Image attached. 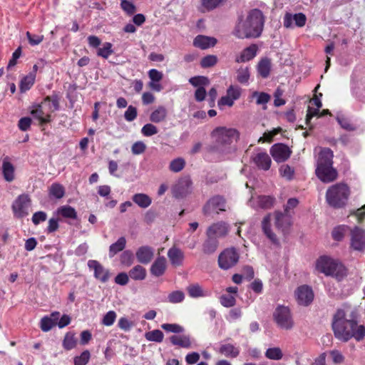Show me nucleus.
<instances>
[{
    "label": "nucleus",
    "mask_w": 365,
    "mask_h": 365,
    "mask_svg": "<svg viewBox=\"0 0 365 365\" xmlns=\"http://www.w3.org/2000/svg\"><path fill=\"white\" fill-rule=\"evenodd\" d=\"M58 214L64 218L76 220L77 218V212L76 210L69 205H63L58 209Z\"/></svg>",
    "instance_id": "obj_40"
},
{
    "label": "nucleus",
    "mask_w": 365,
    "mask_h": 365,
    "mask_svg": "<svg viewBox=\"0 0 365 365\" xmlns=\"http://www.w3.org/2000/svg\"><path fill=\"white\" fill-rule=\"evenodd\" d=\"M216 139V143L219 146L227 147L239 138V133L234 128L217 127L212 133Z\"/></svg>",
    "instance_id": "obj_5"
},
{
    "label": "nucleus",
    "mask_w": 365,
    "mask_h": 365,
    "mask_svg": "<svg viewBox=\"0 0 365 365\" xmlns=\"http://www.w3.org/2000/svg\"><path fill=\"white\" fill-rule=\"evenodd\" d=\"M273 319L277 325L282 329L289 330L294 326V321L287 307L279 305L278 306L274 313Z\"/></svg>",
    "instance_id": "obj_6"
},
{
    "label": "nucleus",
    "mask_w": 365,
    "mask_h": 365,
    "mask_svg": "<svg viewBox=\"0 0 365 365\" xmlns=\"http://www.w3.org/2000/svg\"><path fill=\"white\" fill-rule=\"evenodd\" d=\"M252 160L259 170L267 171L271 167L272 160L266 152L256 153L252 157Z\"/></svg>",
    "instance_id": "obj_17"
},
{
    "label": "nucleus",
    "mask_w": 365,
    "mask_h": 365,
    "mask_svg": "<svg viewBox=\"0 0 365 365\" xmlns=\"http://www.w3.org/2000/svg\"><path fill=\"white\" fill-rule=\"evenodd\" d=\"M250 78L248 68H240L237 72V80L240 83H246Z\"/></svg>",
    "instance_id": "obj_55"
},
{
    "label": "nucleus",
    "mask_w": 365,
    "mask_h": 365,
    "mask_svg": "<svg viewBox=\"0 0 365 365\" xmlns=\"http://www.w3.org/2000/svg\"><path fill=\"white\" fill-rule=\"evenodd\" d=\"M257 49L258 48L256 44L250 45L242 51L240 56L236 58L235 61L237 63H242L253 59L257 55Z\"/></svg>",
    "instance_id": "obj_25"
},
{
    "label": "nucleus",
    "mask_w": 365,
    "mask_h": 365,
    "mask_svg": "<svg viewBox=\"0 0 365 365\" xmlns=\"http://www.w3.org/2000/svg\"><path fill=\"white\" fill-rule=\"evenodd\" d=\"M168 115L166 108L164 106H158L150 115V120L158 123L165 120Z\"/></svg>",
    "instance_id": "obj_30"
},
{
    "label": "nucleus",
    "mask_w": 365,
    "mask_h": 365,
    "mask_svg": "<svg viewBox=\"0 0 365 365\" xmlns=\"http://www.w3.org/2000/svg\"><path fill=\"white\" fill-rule=\"evenodd\" d=\"M221 304L225 307H232L235 305V297L232 295L223 294L220 298Z\"/></svg>",
    "instance_id": "obj_61"
},
{
    "label": "nucleus",
    "mask_w": 365,
    "mask_h": 365,
    "mask_svg": "<svg viewBox=\"0 0 365 365\" xmlns=\"http://www.w3.org/2000/svg\"><path fill=\"white\" fill-rule=\"evenodd\" d=\"M274 215L275 227L284 234L291 225V215L285 212L275 211Z\"/></svg>",
    "instance_id": "obj_16"
},
{
    "label": "nucleus",
    "mask_w": 365,
    "mask_h": 365,
    "mask_svg": "<svg viewBox=\"0 0 365 365\" xmlns=\"http://www.w3.org/2000/svg\"><path fill=\"white\" fill-rule=\"evenodd\" d=\"M167 268L166 259L163 256L156 258L150 267V271L152 275L159 277L163 276Z\"/></svg>",
    "instance_id": "obj_24"
},
{
    "label": "nucleus",
    "mask_w": 365,
    "mask_h": 365,
    "mask_svg": "<svg viewBox=\"0 0 365 365\" xmlns=\"http://www.w3.org/2000/svg\"><path fill=\"white\" fill-rule=\"evenodd\" d=\"M137 115V108L133 106H129L124 113V118L128 122L134 120Z\"/></svg>",
    "instance_id": "obj_62"
},
{
    "label": "nucleus",
    "mask_w": 365,
    "mask_h": 365,
    "mask_svg": "<svg viewBox=\"0 0 365 365\" xmlns=\"http://www.w3.org/2000/svg\"><path fill=\"white\" fill-rule=\"evenodd\" d=\"M295 295L299 304L308 306L314 299V293L310 287L302 285L297 288Z\"/></svg>",
    "instance_id": "obj_15"
},
{
    "label": "nucleus",
    "mask_w": 365,
    "mask_h": 365,
    "mask_svg": "<svg viewBox=\"0 0 365 365\" xmlns=\"http://www.w3.org/2000/svg\"><path fill=\"white\" fill-rule=\"evenodd\" d=\"M116 318V314L114 311L108 312L102 319V324L106 326H111L113 324Z\"/></svg>",
    "instance_id": "obj_63"
},
{
    "label": "nucleus",
    "mask_w": 365,
    "mask_h": 365,
    "mask_svg": "<svg viewBox=\"0 0 365 365\" xmlns=\"http://www.w3.org/2000/svg\"><path fill=\"white\" fill-rule=\"evenodd\" d=\"M271 214L269 213L264 217L262 221V230L264 235L273 243L278 245L279 244L277 235L272 230Z\"/></svg>",
    "instance_id": "obj_18"
},
{
    "label": "nucleus",
    "mask_w": 365,
    "mask_h": 365,
    "mask_svg": "<svg viewBox=\"0 0 365 365\" xmlns=\"http://www.w3.org/2000/svg\"><path fill=\"white\" fill-rule=\"evenodd\" d=\"M30 205L31 199L28 195L22 194L19 195L11 206L14 217L21 219L27 216Z\"/></svg>",
    "instance_id": "obj_10"
},
{
    "label": "nucleus",
    "mask_w": 365,
    "mask_h": 365,
    "mask_svg": "<svg viewBox=\"0 0 365 365\" xmlns=\"http://www.w3.org/2000/svg\"><path fill=\"white\" fill-rule=\"evenodd\" d=\"M307 20L306 16L302 13L295 14L292 15L287 13L284 18V23H305Z\"/></svg>",
    "instance_id": "obj_42"
},
{
    "label": "nucleus",
    "mask_w": 365,
    "mask_h": 365,
    "mask_svg": "<svg viewBox=\"0 0 365 365\" xmlns=\"http://www.w3.org/2000/svg\"><path fill=\"white\" fill-rule=\"evenodd\" d=\"M292 150L285 144L276 143L270 148V154L277 163H283L288 160L292 154Z\"/></svg>",
    "instance_id": "obj_13"
},
{
    "label": "nucleus",
    "mask_w": 365,
    "mask_h": 365,
    "mask_svg": "<svg viewBox=\"0 0 365 365\" xmlns=\"http://www.w3.org/2000/svg\"><path fill=\"white\" fill-rule=\"evenodd\" d=\"M91 358V353L88 350L83 351L81 355L73 359L74 365H86Z\"/></svg>",
    "instance_id": "obj_48"
},
{
    "label": "nucleus",
    "mask_w": 365,
    "mask_h": 365,
    "mask_svg": "<svg viewBox=\"0 0 365 365\" xmlns=\"http://www.w3.org/2000/svg\"><path fill=\"white\" fill-rule=\"evenodd\" d=\"M333 151L329 148H324L319 153L316 175L323 182L328 183L334 181L338 173L333 168Z\"/></svg>",
    "instance_id": "obj_2"
},
{
    "label": "nucleus",
    "mask_w": 365,
    "mask_h": 365,
    "mask_svg": "<svg viewBox=\"0 0 365 365\" xmlns=\"http://www.w3.org/2000/svg\"><path fill=\"white\" fill-rule=\"evenodd\" d=\"M279 172L280 175L287 180H292L294 178V168L287 164L282 165L279 167Z\"/></svg>",
    "instance_id": "obj_44"
},
{
    "label": "nucleus",
    "mask_w": 365,
    "mask_h": 365,
    "mask_svg": "<svg viewBox=\"0 0 365 365\" xmlns=\"http://www.w3.org/2000/svg\"><path fill=\"white\" fill-rule=\"evenodd\" d=\"M126 246V239L125 237H120L118 240L111 244L109 247V257H113L118 252L123 251Z\"/></svg>",
    "instance_id": "obj_32"
},
{
    "label": "nucleus",
    "mask_w": 365,
    "mask_h": 365,
    "mask_svg": "<svg viewBox=\"0 0 365 365\" xmlns=\"http://www.w3.org/2000/svg\"><path fill=\"white\" fill-rule=\"evenodd\" d=\"M253 97H257L256 103L257 105H264L270 101V96L264 92L255 91L252 93Z\"/></svg>",
    "instance_id": "obj_56"
},
{
    "label": "nucleus",
    "mask_w": 365,
    "mask_h": 365,
    "mask_svg": "<svg viewBox=\"0 0 365 365\" xmlns=\"http://www.w3.org/2000/svg\"><path fill=\"white\" fill-rule=\"evenodd\" d=\"M133 201L141 208H147L152 203V199L144 193H137L132 197Z\"/></svg>",
    "instance_id": "obj_31"
},
{
    "label": "nucleus",
    "mask_w": 365,
    "mask_h": 365,
    "mask_svg": "<svg viewBox=\"0 0 365 365\" xmlns=\"http://www.w3.org/2000/svg\"><path fill=\"white\" fill-rule=\"evenodd\" d=\"M316 269L326 276L335 277L339 279L346 274L345 267L339 260L326 255L321 256L317 259Z\"/></svg>",
    "instance_id": "obj_3"
},
{
    "label": "nucleus",
    "mask_w": 365,
    "mask_h": 365,
    "mask_svg": "<svg viewBox=\"0 0 365 365\" xmlns=\"http://www.w3.org/2000/svg\"><path fill=\"white\" fill-rule=\"evenodd\" d=\"M31 115L39 120V124L43 125L51 121V114L44 115L41 105H37L35 108L31 111Z\"/></svg>",
    "instance_id": "obj_29"
},
{
    "label": "nucleus",
    "mask_w": 365,
    "mask_h": 365,
    "mask_svg": "<svg viewBox=\"0 0 365 365\" xmlns=\"http://www.w3.org/2000/svg\"><path fill=\"white\" fill-rule=\"evenodd\" d=\"M265 356L272 360H280L283 357V354L280 348H269L265 352Z\"/></svg>",
    "instance_id": "obj_45"
},
{
    "label": "nucleus",
    "mask_w": 365,
    "mask_h": 365,
    "mask_svg": "<svg viewBox=\"0 0 365 365\" xmlns=\"http://www.w3.org/2000/svg\"><path fill=\"white\" fill-rule=\"evenodd\" d=\"M247 21V23H264L265 17L262 10L253 9L248 12Z\"/></svg>",
    "instance_id": "obj_33"
},
{
    "label": "nucleus",
    "mask_w": 365,
    "mask_h": 365,
    "mask_svg": "<svg viewBox=\"0 0 365 365\" xmlns=\"http://www.w3.org/2000/svg\"><path fill=\"white\" fill-rule=\"evenodd\" d=\"M161 328L168 332H172L175 334L182 333L185 330L183 327L178 324H161Z\"/></svg>",
    "instance_id": "obj_51"
},
{
    "label": "nucleus",
    "mask_w": 365,
    "mask_h": 365,
    "mask_svg": "<svg viewBox=\"0 0 365 365\" xmlns=\"http://www.w3.org/2000/svg\"><path fill=\"white\" fill-rule=\"evenodd\" d=\"M271 69V61L268 58L262 59L257 66L259 74L264 78L269 76Z\"/></svg>",
    "instance_id": "obj_39"
},
{
    "label": "nucleus",
    "mask_w": 365,
    "mask_h": 365,
    "mask_svg": "<svg viewBox=\"0 0 365 365\" xmlns=\"http://www.w3.org/2000/svg\"><path fill=\"white\" fill-rule=\"evenodd\" d=\"M225 0H201L200 9L202 12L212 11L220 6Z\"/></svg>",
    "instance_id": "obj_38"
},
{
    "label": "nucleus",
    "mask_w": 365,
    "mask_h": 365,
    "mask_svg": "<svg viewBox=\"0 0 365 365\" xmlns=\"http://www.w3.org/2000/svg\"><path fill=\"white\" fill-rule=\"evenodd\" d=\"M170 341L173 345L190 349L192 347L193 339L188 334L173 335L170 337Z\"/></svg>",
    "instance_id": "obj_23"
},
{
    "label": "nucleus",
    "mask_w": 365,
    "mask_h": 365,
    "mask_svg": "<svg viewBox=\"0 0 365 365\" xmlns=\"http://www.w3.org/2000/svg\"><path fill=\"white\" fill-rule=\"evenodd\" d=\"M77 345V339L75 337V334L73 332L68 331L67 332L63 338L62 346L63 349L66 351L71 350L74 349Z\"/></svg>",
    "instance_id": "obj_37"
},
{
    "label": "nucleus",
    "mask_w": 365,
    "mask_h": 365,
    "mask_svg": "<svg viewBox=\"0 0 365 365\" xmlns=\"http://www.w3.org/2000/svg\"><path fill=\"white\" fill-rule=\"evenodd\" d=\"M217 57L215 55H207L203 57L200 61V66L203 68H207L215 66L217 63Z\"/></svg>",
    "instance_id": "obj_47"
},
{
    "label": "nucleus",
    "mask_w": 365,
    "mask_h": 365,
    "mask_svg": "<svg viewBox=\"0 0 365 365\" xmlns=\"http://www.w3.org/2000/svg\"><path fill=\"white\" fill-rule=\"evenodd\" d=\"M146 145L143 141L134 143L131 147V151L134 155H140L145 152Z\"/></svg>",
    "instance_id": "obj_64"
},
{
    "label": "nucleus",
    "mask_w": 365,
    "mask_h": 365,
    "mask_svg": "<svg viewBox=\"0 0 365 365\" xmlns=\"http://www.w3.org/2000/svg\"><path fill=\"white\" fill-rule=\"evenodd\" d=\"M185 166V161L182 158L173 160L169 165V169L174 173L180 172Z\"/></svg>",
    "instance_id": "obj_46"
},
{
    "label": "nucleus",
    "mask_w": 365,
    "mask_h": 365,
    "mask_svg": "<svg viewBox=\"0 0 365 365\" xmlns=\"http://www.w3.org/2000/svg\"><path fill=\"white\" fill-rule=\"evenodd\" d=\"M146 269L141 265H135L129 271V276L133 280H143L146 277Z\"/></svg>",
    "instance_id": "obj_35"
},
{
    "label": "nucleus",
    "mask_w": 365,
    "mask_h": 365,
    "mask_svg": "<svg viewBox=\"0 0 365 365\" xmlns=\"http://www.w3.org/2000/svg\"><path fill=\"white\" fill-rule=\"evenodd\" d=\"M48 194L51 197H54L56 199H61L65 195V188L60 183H58V182L53 183L49 187Z\"/></svg>",
    "instance_id": "obj_36"
},
{
    "label": "nucleus",
    "mask_w": 365,
    "mask_h": 365,
    "mask_svg": "<svg viewBox=\"0 0 365 365\" xmlns=\"http://www.w3.org/2000/svg\"><path fill=\"white\" fill-rule=\"evenodd\" d=\"M145 338L149 341H155L160 343L163 341L164 334L159 329H155L150 331L145 332Z\"/></svg>",
    "instance_id": "obj_41"
},
{
    "label": "nucleus",
    "mask_w": 365,
    "mask_h": 365,
    "mask_svg": "<svg viewBox=\"0 0 365 365\" xmlns=\"http://www.w3.org/2000/svg\"><path fill=\"white\" fill-rule=\"evenodd\" d=\"M264 24H237L234 34L239 38H257L263 30Z\"/></svg>",
    "instance_id": "obj_8"
},
{
    "label": "nucleus",
    "mask_w": 365,
    "mask_h": 365,
    "mask_svg": "<svg viewBox=\"0 0 365 365\" xmlns=\"http://www.w3.org/2000/svg\"><path fill=\"white\" fill-rule=\"evenodd\" d=\"M113 53V45L109 42L104 43L103 46L97 50V56L105 59H107Z\"/></svg>",
    "instance_id": "obj_43"
},
{
    "label": "nucleus",
    "mask_w": 365,
    "mask_h": 365,
    "mask_svg": "<svg viewBox=\"0 0 365 365\" xmlns=\"http://www.w3.org/2000/svg\"><path fill=\"white\" fill-rule=\"evenodd\" d=\"M187 291L191 297L196 298L203 296L202 287L198 284H190L187 287Z\"/></svg>",
    "instance_id": "obj_53"
},
{
    "label": "nucleus",
    "mask_w": 365,
    "mask_h": 365,
    "mask_svg": "<svg viewBox=\"0 0 365 365\" xmlns=\"http://www.w3.org/2000/svg\"><path fill=\"white\" fill-rule=\"evenodd\" d=\"M331 329L334 337L341 342H347L351 339L361 341L365 338V326L359 324L356 310L349 312L338 309L332 317Z\"/></svg>",
    "instance_id": "obj_1"
},
{
    "label": "nucleus",
    "mask_w": 365,
    "mask_h": 365,
    "mask_svg": "<svg viewBox=\"0 0 365 365\" xmlns=\"http://www.w3.org/2000/svg\"><path fill=\"white\" fill-rule=\"evenodd\" d=\"M228 232V227L225 222H218L211 225L207 230V236L219 237H224Z\"/></svg>",
    "instance_id": "obj_22"
},
{
    "label": "nucleus",
    "mask_w": 365,
    "mask_h": 365,
    "mask_svg": "<svg viewBox=\"0 0 365 365\" xmlns=\"http://www.w3.org/2000/svg\"><path fill=\"white\" fill-rule=\"evenodd\" d=\"M168 257L170 264L175 267H180L183 264L185 259L184 252L178 247L173 246L168 251Z\"/></svg>",
    "instance_id": "obj_19"
},
{
    "label": "nucleus",
    "mask_w": 365,
    "mask_h": 365,
    "mask_svg": "<svg viewBox=\"0 0 365 365\" xmlns=\"http://www.w3.org/2000/svg\"><path fill=\"white\" fill-rule=\"evenodd\" d=\"M158 130L157 127L151 123H147L141 129V133L144 136L150 137L157 134Z\"/></svg>",
    "instance_id": "obj_60"
},
{
    "label": "nucleus",
    "mask_w": 365,
    "mask_h": 365,
    "mask_svg": "<svg viewBox=\"0 0 365 365\" xmlns=\"http://www.w3.org/2000/svg\"><path fill=\"white\" fill-rule=\"evenodd\" d=\"M346 230V227L344 225L335 227L331 232L332 238L336 241L342 240L344 237Z\"/></svg>",
    "instance_id": "obj_58"
},
{
    "label": "nucleus",
    "mask_w": 365,
    "mask_h": 365,
    "mask_svg": "<svg viewBox=\"0 0 365 365\" xmlns=\"http://www.w3.org/2000/svg\"><path fill=\"white\" fill-rule=\"evenodd\" d=\"M88 267L90 269L93 270V276L99 282L106 283L109 280L110 277V271L106 269L98 261L95 259L88 260Z\"/></svg>",
    "instance_id": "obj_12"
},
{
    "label": "nucleus",
    "mask_w": 365,
    "mask_h": 365,
    "mask_svg": "<svg viewBox=\"0 0 365 365\" xmlns=\"http://www.w3.org/2000/svg\"><path fill=\"white\" fill-rule=\"evenodd\" d=\"M227 207L226 199L222 195H216L205 202L202 207V212L205 215H218L220 212H225Z\"/></svg>",
    "instance_id": "obj_7"
},
{
    "label": "nucleus",
    "mask_w": 365,
    "mask_h": 365,
    "mask_svg": "<svg viewBox=\"0 0 365 365\" xmlns=\"http://www.w3.org/2000/svg\"><path fill=\"white\" fill-rule=\"evenodd\" d=\"M14 166L10 163L9 158L6 156L2 163V173L6 181L11 182L14 180Z\"/></svg>",
    "instance_id": "obj_26"
},
{
    "label": "nucleus",
    "mask_w": 365,
    "mask_h": 365,
    "mask_svg": "<svg viewBox=\"0 0 365 365\" xmlns=\"http://www.w3.org/2000/svg\"><path fill=\"white\" fill-rule=\"evenodd\" d=\"M217 43L216 38L203 35H198L193 40V46L202 50L214 47Z\"/></svg>",
    "instance_id": "obj_21"
},
{
    "label": "nucleus",
    "mask_w": 365,
    "mask_h": 365,
    "mask_svg": "<svg viewBox=\"0 0 365 365\" xmlns=\"http://www.w3.org/2000/svg\"><path fill=\"white\" fill-rule=\"evenodd\" d=\"M168 299L170 303H180L184 300L185 294L182 291H174L169 294Z\"/></svg>",
    "instance_id": "obj_57"
},
{
    "label": "nucleus",
    "mask_w": 365,
    "mask_h": 365,
    "mask_svg": "<svg viewBox=\"0 0 365 365\" xmlns=\"http://www.w3.org/2000/svg\"><path fill=\"white\" fill-rule=\"evenodd\" d=\"M349 194L350 190L347 185L336 183L327 189L326 200L330 206L334 208H340L346 205Z\"/></svg>",
    "instance_id": "obj_4"
},
{
    "label": "nucleus",
    "mask_w": 365,
    "mask_h": 365,
    "mask_svg": "<svg viewBox=\"0 0 365 365\" xmlns=\"http://www.w3.org/2000/svg\"><path fill=\"white\" fill-rule=\"evenodd\" d=\"M189 82L193 86L198 88L207 86L210 83L209 79L207 77L202 76L192 77L189 79Z\"/></svg>",
    "instance_id": "obj_49"
},
{
    "label": "nucleus",
    "mask_w": 365,
    "mask_h": 365,
    "mask_svg": "<svg viewBox=\"0 0 365 365\" xmlns=\"http://www.w3.org/2000/svg\"><path fill=\"white\" fill-rule=\"evenodd\" d=\"M120 263L126 267H130L133 262V255L131 251H124L120 257Z\"/></svg>",
    "instance_id": "obj_52"
},
{
    "label": "nucleus",
    "mask_w": 365,
    "mask_h": 365,
    "mask_svg": "<svg viewBox=\"0 0 365 365\" xmlns=\"http://www.w3.org/2000/svg\"><path fill=\"white\" fill-rule=\"evenodd\" d=\"M218 247V240L215 237L207 236V239L202 244V251L205 255L214 253Z\"/></svg>",
    "instance_id": "obj_28"
},
{
    "label": "nucleus",
    "mask_w": 365,
    "mask_h": 365,
    "mask_svg": "<svg viewBox=\"0 0 365 365\" xmlns=\"http://www.w3.org/2000/svg\"><path fill=\"white\" fill-rule=\"evenodd\" d=\"M350 247L359 252L365 250V230L357 226L351 230Z\"/></svg>",
    "instance_id": "obj_11"
},
{
    "label": "nucleus",
    "mask_w": 365,
    "mask_h": 365,
    "mask_svg": "<svg viewBox=\"0 0 365 365\" xmlns=\"http://www.w3.org/2000/svg\"><path fill=\"white\" fill-rule=\"evenodd\" d=\"M336 120L341 127L346 130H354L355 127L351 124L349 120L343 115H338Z\"/></svg>",
    "instance_id": "obj_54"
},
{
    "label": "nucleus",
    "mask_w": 365,
    "mask_h": 365,
    "mask_svg": "<svg viewBox=\"0 0 365 365\" xmlns=\"http://www.w3.org/2000/svg\"><path fill=\"white\" fill-rule=\"evenodd\" d=\"M138 261L144 264H148L154 257V250L149 246H141L135 252Z\"/></svg>",
    "instance_id": "obj_20"
},
{
    "label": "nucleus",
    "mask_w": 365,
    "mask_h": 365,
    "mask_svg": "<svg viewBox=\"0 0 365 365\" xmlns=\"http://www.w3.org/2000/svg\"><path fill=\"white\" fill-rule=\"evenodd\" d=\"M219 353L227 358L234 359L239 356L240 349L232 344L227 343L220 346Z\"/></svg>",
    "instance_id": "obj_27"
},
{
    "label": "nucleus",
    "mask_w": 365,
    "mask_h": 365,
    "mask_svg": "<svg viewBox=\"0 0 365 365\" xmlns=\"http://www.w3.org/2000/svg\"><path fill=\"white\" fill-rule=\"evenodd\" d=\"M240 255L235 248H227L218 256V265L220 269L227 270L237 264Z\"/></svg>",
    "instance_id": "obj_9"
},
{
    "label": "nucleus",
    "mask_w": 365,
    "mask_h": 365,
    "mask_svg": "<svg viewBox=\"0 0 365 365\" xmlns=\"http://www.w3.org/2000/svg\"><path fill=\"white\" fill-rule=\"evenodd\" d=\"M192 182L189 177L180 178L173 187V195L175 198H183L191 192Z\"/></svg>",
    "instance_id": "obj_14"
},
{
    "label": "nucleus",
    "mask_w": 365,
    "mask_h": 365,
    "mask_svg": "<svg viewBox=\"0 0 365 365\" xmlns=\"http://www.w3.org/2000/svg\"><path fill=\"white\" fill-rule=\"evenodd\" d=\"M242 93V89L238 86L231 85L227 89L226 95L231 98L233 101L238 100Z\"/></svg>",
    "instance_id": "obj_50"
},
{
    "label": "nucleus",
    "mask_w": 365,
    "mask_h": 365,
    "mask_svg": "<svg viewBox=\"0 0 365 365\" xmlns=\"http://www.w3.org/2000/svg\"><path fill=\"white\" fill-rule=\"evenodd\" d=\"M36 75L34 73H29L24 76L20 81L19 89L21 93L29 91L34 84Z\"/></svg>",
    "instance_id": "obj_34"
},
{
    "label": "nucleus",
    "mask_w": 365,
    "mask_h": 365,
    "mask_svg": "<svg viewBox=\"0 0 365 365\" xmlns=\"http://www.w3.org/2000/svg\"><path fill=\"white\" fill-rule=\"evenodd\" d=\"M56 324L51 320V318H48V316L43 317L41 319L40 322V328L43 331H50Z\"/></svg>",
    "instance_id": "obj_59"
}]
</instances>
